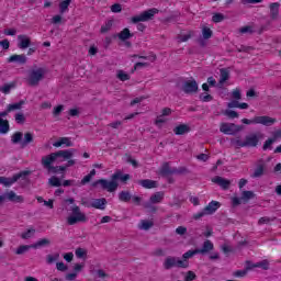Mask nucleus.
Listing matches in <instances>:
<instances>
[{
	"label": "nucleus",
	"instance_id": "f257e3e1",
	"mask_svg": "<svg viewBox=\"0 0 281 281\" xmlns=\"http://www.w3.org/2000/svg\"><path fill=\"white\" fill-rule=\"evenodd\" d=\"M131 179V175L122 173L121 170H117L111 176V180L99 179L92 182V188L101 187V190H106V192H115L117 188H120V183L117 181H122V183H126Z\"/></svg>",
	"mask_w": 281,
	"mask_h": 281
},
{
	"label": "nucleus",
	"instance_id": "f03ea898",
	"mask_svg": "<svg viewBox=\"0 0 281 281\" xmlns=\"http://www.w3.org/2000/svg\"><path fill=\"white\" fill-rule=\"evenodd\" d=\"M265 137L263 133L256 132L247 135L244 140L236 139L235 145L237 148H256L260 144V139Z\"/></svg>",
	"mask_w": 281,
	"mask_h": 281
},
{
	"label": "nucleus",
	"instance_id": "7ed1b4c3",
	"mask_svg": "<svg viewBox=\"0 0 281 281\" xmlns=\"http://www.w3.org/2000/svg\"><path fill=\"white\" fill-rule=\"evenodd\" d=\"M74 153H76V149H64L52 153L46 157L50 159V161H57V164H63L64 161H68V159H71V157H74Z\"/></svg>",
	"mask_w": 281,
	"mask_h": 281
},
{
	"label": "nucleus",
	"instance_id": "20e7f679",
	"mask_svg": "<svg viewBox=\"0 0 281 281\" xmlns=\"http://www.w3.org/2000/svg\"><path fill=\"white\" fill-rule=\"evenodd\" d=\"M72 215L68 216V225H76L77 223H87V215L80 212V206L75 205L71 207Z\"/></svg>",
	"mask_w": 281,
	"mask_h": 281
},
{
	"label": "nucleus",
	"instance_id": "39448f33",
	"mask_svg": "<svg viewBox=\"0 0 281 281\" xmlns=\"http://www.w3.org/2000/svg\"><path fill=\"white\" fill-rule=\"evenodd\" d=\"M243 124H262V126H273L276 124L277 120L271 116H255L252 120L249 119H243Z\"/></svg>",
	"mask_w": 281,
	"mask_h": 281
},
{
	"label": "nucleus",
	"instance_id": "423d86ee",
	"mask_svg": "<svg viewBox=\"0 0 281 281\" xmlns=\"http://www.w3.org/2000/svg\"><path fill=\"white\" fill-rule=\"evenodd\" d=\"M55 160H50V158H47V156L42 157V166L47 170V172H50L52 175H58V172H66L67 167L64 166H53Z\"/></svg>",
	"mask_w": 281,
	"mask_h": 281
},
{
	"label": "nucleus",
	"instance_id": "0eeeda50",
	"mask_svg": "<svg viewBox=\"0 0 281 281\" xmlns=\"http://www.w3.org/2000/svg\"><path fill=\"white\" fill-rule=\"evenodd\" d=\"M173 267H178V269H188V261H183L177 257H167L164 262V268L170 270Z\"/></svg>",
	"mask_w": 281,
	"mask_h": 281
},
{
	"label": "nucleus",
	"instance_id": "6e6552de",
	"mask_svg": "<svg viewBox=\"0 0 281 281\" xmlns=\"http://www.w3.org/2000/svg\"><path fill=\"white\" fill-rule=\"evenodd\" d=\"M158 9H149L147 11L142 12L139 15H135L132 18V23H142L146 21H153L155 14H158Z\"/></svg>",
	"mask_w": 281,
	"mask_h": 281
},
{
	"label": "nucleus",
	"instance_id": "1a4fd4ad",
	"mask_svg": "<svg viewBox=\"0 0 281 281\" xmlns=\"http://www.w3.org/2000/svg\"><path fill=\"white\" fill-rule=\"evenodd\" d=\"M29 175L30 171H21L19 173H15L12 178L0 176V183L4 186V188H10V186L16 183L19 179H25Z\"/></svg>",
	"mask_w": 281,
	"mask_h": 281
},
{
	"label": "nucleus",
	"instance_id": "9d476101",
	"mask_svg": "<svg viewBox=\"0 0 281 281\" xmlns=\"http://www.w3.org/2000/svg\"><path fill=\"white\" fill-rule=\"evenodd\" d=\"M45 78V69L38 68L36 70H32L29 75V86L30 87H38L41 80Z\"/></svg>",
	"mask_w": 281,
	"mask_h": 281
},
{
	"label": "nucleus",
	"instance_id": "9b49d317",
	"mask_svg": "<svg viewBox=\"0 0 281 281\" xmlns=\"http://www.w3.org/2000/svg\"><path fill=\"white\" fill-rule=\"evenodd\" d=\"M180 89L187 95H194V93H199V82H196L194 79L184 80Z\"/></svg>",
	"mask_w": 281,
	"mask_h": 281
},
{
	"label": "nucleus",
	"instance_id": "f8f14e48",
	"mask_svg": "<svg viewBox=\"0 0 281 281\" xmlns=\"http://www.w3.org/2000/svg\"><path fill=\"white\" fill-rule=\"evenodd\" d=\"M220 131L221 133H224V135H236V133H240V131H243V127L234 123H222Z\"/></svg>",
	"mask_w": 281,
	"mask_h": 281
},
{
	"label": "nucleus",
	"instance_id": "ddd939ff",
	"mask_svg": "<svg viewBox=\"0 0 281 281\" xmlns=\"http://www.w3.org/2000/svg\"><path fill=\"white\" fill-rule=\"evenodd\" d=\"M212 182L216 183V186H220V188L222 190H229V187L232 186V181H229L221 176H216V177L212 178Z\"/></svg>",
	"mask_w": 281,
	"mask_h": 281
},
{
	"label": "nucleus",
	"instance_id": "4468645a",
	"mask_svg": "<svg viewBox=\"0 0 281 281\" xmlns=\"http://www.w3.org/2000/svg\"><path fill=\"white\" fill-rule=\"evenodd\" d=\"M226 80H229V68H222L220 69V80L217 88L223 89V85H225Z\"/></svg>",
	"mask_w": 281,
	"mask_h": 281
},
{
	"label": "nucleus",
	"instance_id": "2eb2a0df",
	"mask_svg": "<svg viewBox=\"0 0 281 281\" xmlns=\"http://www.w3.org/2000/svg\"><path fill=\"white\" fill-rule=\"evenodd\" d=\"M18 41H19L18 47L20 49H27V47L32 45V40L27 35H19Z\"/></svg>",
	"mask_w": 281,
	"mask_h": 281
},
{
	"label": "nucleus",
	"instance_id": "dca6fc26",
	"mask_svg": "<svg viewBox=\"0 0 281 281\" xmlns=\"http://www.w3.org/2000/svg\"><path fill=\"white\" fill-rule=\"evenodd\" d=\"M170 175H175V168L170 167V162H164L159 169V176L170 177Z\"/></svg>",
	"mask_w": 281,
	"mask_h": 281
},
{
	"label": "nucleus",
	"instance_id": "f3484780",
	"mask_svg": "<svg viewBox=\"0 0 281 281\" xmlns=\"http://www.w3.org/2000/svg\"><path fill=\"white\" fill-rule=\"evenodd\" d=\"M213 249L214 244L210 239H206L203 243L202 248H196L198 254H201L202 256H205V254H210V251H212Z\"/></svg>",
	"mask_w": 281,
	"mask_h": 281
},
{
	"label": "nucleus",
	"instance_id": "a211bd4d",
	"mask_svg": "<svg viewBox=\"0 0 281 281\" xmlns=\"http://www.w3.org/2000/svg\"><path fill=\"white\" fill-rule=\"evenodd\" d=\"M192 131V127L188 124H180L173 128L175 135H186Z\"/></svg>",
	"mask_w": 281,
	"mask_h": 281
},
{
	"label": "nucleus",
	"instance_id": "6ab92c4d",
	"mask_svg": "<svg viewBox=\"0 0 281 281\" xmlns=\"http://www.w3.org/2000/svg\"><path fill=\"white\" fill-rule=\"evenodd\" d=\"M8 201H11L12 203H23L24 199L22 195H16L14 191H9L4 193Z\"/></svg>",
	"mask_w": 281,
	"mask_h": 281
},
{
	"label": "nucleus",
	"instance_id": "aec40b11",
	"mask_svg": "<svg viewBox=\"0 0 281 281\" xmlns=\"http://www.w3.org/2000/svg\"><path fill=\"white\" fill-rule=\"evenodd\" d=\"M218 207H221V202H218V201H211L209 203V205H206L204 207V211L206 212L207 215H210V214H214V212H216V210H218Z\"/></svg>",
	"mask_w": 281,
	"mask_h": 281
},
{
	"label": "nucleus",
	"instance_id": "412c9836",
	"mask_svg": "<svg viewBox=\"0 0 281 281\" xmlns=\"http://www.w3.org/2000/svg\"><path fill=\"white\" fill-rule=\"evenodd\" d=\"M63 145H65L69 148L71 146H74V143L71 142V139L69 137H61L59 140H57L53 144V146L55 148H60V146H63Z\"/></svg>",
	"mask_w": 281,
	"mask_h": 281
},
{
	"label": "nucleus",
	"instance_id": "4be33fe9",
	"mask_svg": "<svg viewBox=\"0 0 281 281\" xmlns=\"http://www.w3.org/2000/svg\"><path fill=\"white\" fill-rule=\"evenodd\" d=\"M8 63H19V65H25L27 63V57L25 55H12Z\"/></svg>",
	"mask_w": 281,
	"mask_h": 281
},
{
	"label": "nucleus",
	"instance_id": "5701e85b",
	"mask_svg": "<svg viewBox=\"0 0 281 281\" xmlns=\"http://www.w3.org/2000/svg\"><path fill=\"white\" fill-rule=\"evenodd\" d=\"M91 207H94L95 210H105V207H106V199H104V198L95 199L91 203Z\"/></svg>",
	"mask_w": 281,
	"mask_h": 281
},
{
	"label": "nucleus",
	"instance_id": "b1692460",
	"mask_svg": "<svg viewBox=\"0 0 281 281\" xmlns=\"http://www.w3.org/2000/svg\"><path fill=\"white\" fill-rule=\"evenodd\" d=\"M138 183L147 190H153V188H157V181L150 179L139 180Z\"/></svg>",
	"mask_w": 281,
	"mask_h": 281
},
{
	"label": "nucleus",
	"instance_id": "393cba45",
	"mask_svg": "<svg viewBox=\"0 0 281 281\" xmlns=\"http://www.w3.org/2000/svg\"><path fill=\"white\" fill-rule=\"evenodd\" d=\"M52 245V240L48 238H42L37 240L35 244L31 245L32 249H38L41 247H49Z\"/></svg>",
	"mask_w": 281,
	"mask_h": 281
},
{
	"label": "nucleus",
	"instance_id": "a878e982",
	"mask_svg": "<svg viewBox=\"0 0 281 281\" xmlns=\"http://www.w3.org/2000/svg\"><path fill=\"white\" fill-rule=\"evenodd\" d=\"M7 133H10V122L0 117V134L7 135Z\"/></svg>",
	"mask_w": 281,
	"mask_h": 281
},
{
	"label": "nucleus",
	"instance_id": "bb28decb",
	"mask_svg": "<svg viewBox=\"0 0 281 281\" xmlns=\"http://www.w3.org/2000/svg\"><path fill=\"white\" fill-rule=\"evenodd\" d=\"M280 14V4L278 2H273L270 4V15L271 19H278Z\"/></svg>",
	"mask_w": 281,
	"mask_h": 281
},
{
	"label": "nucleus",
	"instance_id": "cd10ccee",
	"mask_svg": "<svg viewBox=\"0 0 281 281\" xmlns=\"http://www.w3.org/2000/svg\"><path fill=\"white\" fill-rule=\"evenodd\" d=\"M134 34L131 33V30L124 29L117 34V37L120 41H128V38H133Z\"/></svg>",
	"mask_w": 281,
	"mask_h": 281
},
{
	"label": "nucleus",
	"instance_id": "c85d7f7f",
	"mask_svg": "<svg viewBox=\"0 0 281 281\" xmlns=\"http://www.w3.org/2000/svg\"><path fill=\"white\" fill-rule=\"evenodd\" d=\"M164 201V192H156L149 198V202L154 203L155 205L157 203H161Z\"/></svg>",
	"mask_w": 281,
	"mask_h": 281
},
{
	"label": "nucleus",
	"instance_id": "c756f323",
	"mask_svg": "<svg viewBox=\"0 0 281 281\" xmlns=\"http://www.w3.org/2000/svg\"><path fill=\"white\" fill-rule=\"evenodd\" d=\"M34 142V134L27 132L24 134V139L21 143V148H25V146H29V144H32Z\"/></svg>",
	"mask_w": 281,
	"mask_h": 281
},
{
	"label": "nucleus",
	"instance_id": "7c9ffc66",
	"mask_svg": "<svg viewBox=\"0 0 281 281\" xmlns=\"http://www.w3.org/2000/svg\"><path fill=\"white\" fill-rule=\"evenodd\" d=\"M15 87H16V82L4 83L2 87H0V92L8 95V93H10L12 89H15Z\"/></svg>",
	"mask_w": 281,
	"mask_h": 281
},
{
	"label": "nucleus",
	"instance_id": "2f4dec72",
	"mask_svg": "<svg viewBox=\"0 0 281 281\" xmlns=\"http://www.w3.org/2000/svg\"><path fill=\"white\" fill-rule=\"evenodd\" d=\"M119 199L123 202V203H128V201H131V199H133V195L131 194V191H121L119 193Z\"/></svg>",
	"mask_w": 281,
	"mask_h": 281
},
{
	"label": "nucleus",
	"instance_id": "473e14b6",
	"mask_svg": "<svg viewBox=\"0 0 281 281\" xmlns=\"http://www.w3.org/2000/svg\"><path fill=\"white\" fill-rule=\"evenodd\" d=\"M213 35H214V32H212V29H210L207 26L202 27V36H203L204 41H209V38Z\"/></svg>",
	"mask_w": 281,
	"mask_h": 281
},
{
	"label": "nucleus",
	"instance_id": "72a5a7b5",
	"mask_svg": "<svg viewBox=\"0 0 281 281\" xmlns=\"http://www.w3.org/2000/svg\"><path fill=\"white\" fill-rule=\"evenodd\" d=\"M255 268L263 269V271H269V260L263 259L254 265Z\"/></svg>",
	"mask_w": 281,
	"mask_h": 281
},
{
	"label": "nucleus",
	"instance_id": "f704fd0d",
	"mask_svg": "<svg viewBox=\"0 0 281 281\" xmlns=\"http://www.w3.org/2000/svg\"><path fill=\"white\" fill-rule=\"evenodd\" d=\"M48 183L49 186H52L53 188H60V186H63V182H60V180L58 179V177L53 176L48 179Z\"/></svg>",
	"mask_w": 281,
	"mask_h": 281
},
{
	"label": "nucleus",
	"instance_id": "c9c22d12",
	"mask_svg": "<svg viewBox=\"0 0 281 281\" xmlns=\"http://www.w3.org/2000/svg\"><path fill=\"white\" fill-rule=\"evenodd\" d=\"M143 205L145 210H147V212H149L150 214L157 213V206H155L153 202L148 201V202H145Z\"/></svg>",
	"mask_w": 281,
	"mask_h": 281
},
{
	"label": "nucleus",
	"instance_id": "e433bc0d",
	"mask_svg": "<svg viewBox=\"0 0 281 281\" xmlns=\"http://www.w3.org/2000/svg\"><path fill=\"white\" fill-rule=\"evenodd\" d=\"M70 4H71V0H65V1L60 2L59 3L60 14H65V12H67V10H69Z\"/></svg>",
	"mask_w": 281,
	"mask_h": 281
},
{
	"label": "nucleus",
	"instance_id": "4c0bfd02",
	"mask_svg": "<svg viewBox=\"0 0 281 281\" xmlns=\"http://www.w3.org/2000/svg\"><path fill=\"white\" fill-rule=\"evenodd\" d=\"M256 198V193L254 191H243L241 192V200L243 201H249L251 199Z\"/></svg>",
	"mask_w": 281,
	"mask_h": 281
},
{
	"label": "nucleus",
	"instance_id": "58836bf2",
	"mask_svg": "<svg viewBox=\"0 0 281 281\" xmlns=\"http://www.w3.org/2000/svg\"><path fill=\"white\" fill-rule=\"evenodd\" d=\"M116 78H119V80L122 82H126V80H131V75L124 72V70H119Z\"/></svg>",
	"mask_w": 281,
	"mask_h": 281
},
{
	"label": "nucleus",
	"instance_id": "ea45409f",
	"mask_svg": "<svg viewBox=\"0 0 281 281\" xmlns=\"http://www.w3.org/2000/svg\"><path fill=\"white\" fill-rule=\"evenodd\" d=\"M193 34H194V31H189L186 35H179L178 36L179 43H187V41H190V38H192Z\"/></svg>",
	"mask_w": 281,
	"mask_h": 281
},
{
	"label": "nucleus",
	"instance_id": "a19ab883",
	"mask_svg": "<svg viewBox=\"0 0 281 281\" xmlns=\"http://www.w3.org/2000/svg\"><path fill=\"white\" fill-rule=\"evenodd\" d=\"M23 139V134L21 132H16L11 136L12 144H21Z\"/></svg>",
	"mask_w": 281,
	"mask_h": 281
},
{
	"label": "nucleus",
	"instance_id": "79ce46f5",
	"mask_svg": "<svg viewBox=\"0 0 281 281\" xmlns=\"http://www.w3.org/2000/svg\"><path fill=\"white\" fill-rule=\"evenodd\" d=\"M113 27V20H109L104 25L101 26V34H106Z\"/></svg>",
	"mask_w": 281,
	"mask_h": 281
},
{
	"label": "nucleus",
	"instance_id": "37998d69",
	"mask_svg": "<svg viewBox=\"0 0 281 281\" xmlns=\"http://www.w3.org/2000/svg\"><path fill=\"white\" fill-rule=\"evenodd\" d=\"M23 104H25V101H23V100L18 103L9 104L8 111H10V112L16 111V110L21 109V106H23Z\"/></svg>",
	"mask_w": 281,
	"mask_h": 281
},
{
	"label": "nucleus",
	"instance_id": "c03bdc74",
	"mask_svg": "<svg viewBox=\"0 0 281 281\" xmlns=\"http://www.w3.org/2000/svg\"><path fill=\"white\" fill-rule=\"evenodd\" d=\"M30 249H32V245H23L16 249L15 254L18 256H21V255L25 254V251H30Z\"/></svg>",
	"mask_w": 281,
	"mask_h": 281
},
{
	"label": "nucleus",
	"instance_id": "a18cd8bd",
	"mask_svg": "<svg viewBox=\"0 0 281 281\" xmlns=\"http://www.w3.org/2000/svg\"><path fill=\"white\" fill-rule=\"evenodd\" d=\"M262 175H265V167H262V165H260L255 169V172L252 173V177L255 179H258L259 177H262Z\"/></svg>",
	"mask_w": 281,
	"mask_h": 281
},
{
	"label": "nucleus",
	"instance_id": "49530a36",
	"mask_svg": "<svg viewBox=\"0 0 281 281\" xmlns=\"http://www.w3.org/2000/svg\"><path fill=\"white\" fill-rule=\"evenodd\" d=\"M273 144H276V140L272 137L268 138L262 146V150H271Z\"/></svg>",
	"mask_w": 281,
	"mask_h": 281
},
{
	"label": "nucleus",
	"instance_id": "de8ad7c7",
	"mask_svg": "<svg viewBox=\"0 0 281 281\" xmlns=\"http://www.w3.org/2000/svg\"><path fill=\"white\" fill-rule=\"evenodd\" d=\"M153 225H155L153 222L143 220V221L140 222L139 229L148 231V229H150V227H153Z\"/></svg>",
	"mask_w": 281,
	"mask_h": 281
},
{
	"label": "nucleus",
	"instance_id": "09e8293b",
	"mask_svg": "<svg viewBox=\"0 0 281 281\" xmlns=\"http://www.w3.org/2000/svg\"><path fill=\"white\" fill-rule=\"evenodd\" d=\"M212 21L213 23H222V21H225V15L223 13H214Z\"/></svg>",
	"mask_w": 281,
	"mask_h": 281
},
{
	"label": "nucleus",
	"instance_id": "8fccbe9b",
	"mask_svg": "<svg viewBox=\"0 0 281 281\" xmlns=\"http://www.w3.org/2000/svg\"><path fill=\"white\" fill-rule=\"evenodd\" d=\"M33 234H36V229H27V232L22 233L21 238H23V240H27V238H32Z\"/></svg>",
	"mask_w": 281,
	"mask_h": 281
},
{
	"label": "nucleus",
	"instance_id": "3c124183",
	"mask_svg": "<svg viewBox=\"0 0 281 281\" xmlns=\"http://www.w3.org/2000/svg\"><path fill=\"white\" fill-rule=\"evenodd\" d=\"M272 221H276V217L271 218V217L265 216V217L259 218L258 225H269V223H272Z\"/></svg>",
	"mask_w": 281,
	"mask_h": 281
},
{
	"label": "nucleus",
	"instance_id": "603ef678",
	"mask_svg": "<svg viewBox=\"0 0 281 281\" xmlns=\"http://www.w3.org/2000/svg\"><path fill=\"white\" fill-rule=\"evenodd\" d=\"M250 268H246L244 270H237L233 273L235 278H245L247 276V272L249 271Z\"/></svg>",
	"mask_w": 281,
	"mask_h": 281
},
{
	"label": "nucleus",
	"instance_id": "864d4df0",
	"mask_svg": "<svg viewBox=\"0 0 281 281\" xmlns=\"http://www.w3.org/2000/svg\"><path fill=\"white\" fill-rule=\"evenodd\" d=\"M75 255L78 258H87V250H85V248L79 247L75 250Z\"/></svg>",
	"mask_w": 281,
	"mask_h": 281
},
{
	"label": "nucleus",
	"instance_id": "5fc2aeb1",
	"mask_svg": "<svg viewBox=\"0 0 281 281\" xmlns=\"http://www.w3.org/2000/svg\"><path fill=\"white\" fill-rule=\"evenodd\" d=\"M190 172L186 167L173 168V175H188Z\"/></svg>",
	"mask_w": 281,
	"mask_h": 281
},
{
	"label": "nucleus",
	"instance_id": "6e6d98bb",
	"mask_svg": "<svg viewBox=\"0 0 281 281\" xmlns=\"http://www.w3.org/2000/svg\"><path fill=\"white\" fill-rule=\"evenodd\" d=\"M196 254H199V250H196V249H194V250H189V251H187V252H184V254L182 255V258H183L184 260H188L189 258H192L193 256H196Z\"/></svg>",
	"mask_w": 281,
	"mask_h": 281
},
{
	"label": "nucleus",
	"instance_id": "4d7b16f0",
	"mask_svg": "<svg viewBox=\"0 0 281 281\" xmlns=\"http://www.w3.org/2000/svg\"><path fill=\"white\" fill-rule=\"evenodd\" d=\"M15 122H16V124H25V114L16 113L15 114Z\"/></svg>",
	"mask_w": 281,
	"mask_h": 281
},
{
	"label": "nucleus",
	"instance_id": "13d9d810",
	"mask_svg": "<svg viewBox=\"0 0 281 281\" xmlns=\"http://www.w3.org/2000/svg\"><path fill=\"white\" fill-rule=\"evenodd\" d=\"M224 115H226L227 117H229L231 120H234L236 117H238V112L233 111V110H226L224 112Z\"/></svg>",
	"mask_w": 281,
	"mask_h": 281
},
{
	"label": "nucleus",
	"instance_id": "bf43d9fd",
	"mask_svg": "<svg viewBox=\"0 0 281 281\" xmlns=\"http://www.w3.org/2000/svg\"><path fill=\"white\" fill-rule=\"evenodd\" d=\"M196 280V273L194 271H188L187 276L184 277V281H194Z\"/></svg>",
	"mask_w": 281,
	"mask_h": 281
},
{
	"label": "nucleus",
	"instance_id": "052dcab7",
	"mask_svg": "<svg viewBox=\"0 0 281 281\" xmlns=\"http://www.w3.org/2000/svg\"><path fill=\"white\" fill-rule=\"evenodd\" d=\"M240 34H254V29L249 25L239 29Z\"/></svg>",
	"mask_w": 281,
	"mask_h": 281
},
{
	"label": "nucleus",
	"instance_id": "680f3d73",
	"mask_svg": "<svg viewBox=\"0 0 281 281\" xmlns=\"http://www.w3.org/2000/svg\"><path fill=\"white\" fill-rule=\"evenodd\" d=\"M58 258H60L59 254H55L54 256L48 255L47 256V263L52 265V263L56 262V260H58Z\"/></svg>",
	"mask_w": 281,
	"mask_h": 281
},
{
	"label": "nucleus",
	"instance_id": "e2e57ef3",
	"mask_svg": "<svg viewBox=\"0 0 281 281\" xmlns=\"http://www.w3.org/2000/svg\"><path fill=\"white\" fill-rule=\"evenodd\" d=\"M3 34L5 36H16V29H5Z\"/></svg>",
	"mask_w": 281,
	"mask_h": 281
},
{
	"label": "nucleus",
	"instance_id": "0e129e2a",
	"mask_svg": "<svg viewBox=\"0 0 281 281\" xmlns=\"http://www.w3.org/2000/svg\"><path fill=\"white\" fill-rule=\"evenodd\" d=\"M64 109H65L64 105H57L56 108H54L53 114L55 115V117H58V115L63 113Z\"/></svg>",
	"mask_w": 281,
	"mask_h": 281
},
{
	"label": "nucleus",
	"instance_id": "69168bd1",
	"mask_svg": "<svg viewBox=\"0 0 281 281\" xmlns=\"http://www.w3.org/2000/svg\"><path fill=\"white\" fill-rule=\"evenodd\" d=\"M111 11L114 13L122 12V4H120V3L112 4Z\"/></svg>",
	"mask_w": 281,
	"mask_h": 281
},
{
	"label": "nucleus",
	"instance_id": "338daca9",
	"mask_svg": "<svg viewBox=\"0 0 281 281\" xmlns=\"http://www.w3.org/2000/svg\"><path fill=\"white\" fill-rule=\"evenodd\" d=\"M232 95H233V98H234L235 100H241V98H243V94L240 93V90H239V89H235V90L233 91Z\"/></svg>",
	"mask_w": 281,
	"mask_h": 281
},
{
	"label": "nucleus",
	"instance_id": "774afa93",
	"mask_svg": "<svg viewBox=\"0 0 281 281\" xmlns=\"http://www.w3.org/2000/svg\"><path fill=\"white\" fill-rule=\"evenodd\" d=\"M272 138L274 142H278V139H281V130H277L272 133Z\"/></svg>",
	"mask_w": 281,
	"mask_h": 281
}]
</instances>
